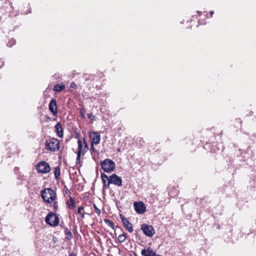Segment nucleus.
I'll return each instance as SVG.
<instances>
[{
    "instance_id": "f257e3e1",
    "label": "nucleus",
    "mask_w": 256,
    "mask_h": 256,
    "mask_svg": "<svg viewBox=\"0 0 256 256\" xmlns=\"http://www.w3.org/2000/svg\"><path fill=\"white\" fill-rule=\"evenodd\" d=\"M41 197L46 203H51L56 198V192L52 188H46L40 192Z\"/></svg>"
},
{
    "instance_id": "f03ea898",
    "label": "nucleus",
    "mask_w": 256,
    "mask_h": 256,
    "mask_svg": "<svg viewBox=\"0 0 256 256\" xmlns=\"http://www.w3.org/2000/svg\"><path fill=\"white\" fill-rule=\"evenodd\" d=\"M46 149L50 152L58 150L60 148V142L56 138H50L46 140L45 142Z\"/></svg>"
},
{
    "instance_id": "7ed1b4c3",
    "label": "nucleus",
    "mask_w": 256,
    "mask_h": 256,
    "mask_svg": "<svg viewBox=\"0 0 256 256\" xmlns=\"http://www.w3.org/2000/svg\"><path fill=\"white\" fill-rule=\"evenodd\" d=\"M100 166L102 170L106 173H111L116 168L115 162L109 158H106L102 161Z\"/></svg>"
},
{
    "instance_id": "20e7f679",
    "label": "nucleus",
    "mask_w": 256,
    "mask_h": 256,
    "mask_svg": "<svg viewBox=\"0 0 256 256\" xmlns=\"http://www.w3.org/2000/svg\"><path fill=\"white\" fill-rule=\"evenodd\" d=\"M45 222L51 226H56L60 222L58 215L52 212H50L45 218Z\"/></svg>"
},
{
    "instance_id": "39448f33",
    "label": "nucleus",
    "mask_w": 256,
    "mask_h": 256,
    "mask_svg": "<svg viewBox=\"0 0 256 256\" xmlns=\"http://www.w3.org/2000/svg\"><path fill=\"white\" fill-rule=\"evenodd\" d=\"M204 148L206 150H210L212 153H218V152H222L223 150L224 146L222 143L213 142L212 144L206 142L204 146Z\"/></svg>"
},
{
    "instance_id": "423d86ee",
    "label": "nucleus",
    "mask_w": 256,
    "mask_h": 256,
    "mask_svg": "<svg viewBox=\"0 0 256 256\" xmlns=\"http://www.w3.org/2000/svg\"><path fill=\"white\" fill-rule=\"evenodd\" d=\"M36 169L38 173L46 174L49 172L50 170V164L45 161H40L36 165Z\"/></svg>"
},
{
    "instance_id": "0eeeda50",
    "label": "nucleus",
    "mask_w": 256,
    "mask_h": 256,
    "mask_svg": "<svg viewBox=\"0 0 256 256\" xmlns=\"http://www.w3.org/2000/svg\"><path fill=\"white\" fill-rule=\"evenodd\" d=\"M140 230L144 234L148 237H152L155 234V230L152 225L143 224H141Z\"/></svg>"
},
{
    "instance_id": "6e6552de",
    "label": "nucleus",
    "mask_w": 256,
    "mask_h": 256,
    "mask_svg": "<svg viewBox=\"0 0 256 256\" xmlns=\"http://www.w3.org/2000/svg\"><path fill=\"white\" fill-rule=\"evenodd\" d=\"M134 207L135 211L138 214H143L146 211V207L142 202H135L134 203Z\"/></svg>"
},
{
    "instance_id": "1a4fd4ad",
    "label": "nucleus",
    "mask_w": 256,
    "mask_h": 256,
    "mask_svg": "<svg viewBox=\"0 0 256 256\" xmlns=\"http://www.w3.org/2000/svg\"><path fill=\"white\" fill-rule=\"evenodd\" d=\"M89 137L91 140L90 144H98L100 140V134L98 132L92 131L89 132Z\"/></svg>"
},
{
    "instance_id": "9d476101",
    "label": "nucleus",
    "mask_w": 256,
    "mask_h": 256,
    "mask_svg": "<svg viewBox=\"0 0 256 256\" xmlns=\"http://www.w3.org/2000/svg\"><path fill=\"white\" fill-rule=\"evenodd\" d=\"M120 218L124 228L128 232H132L134 230L132 224L123 214H120Z\"/></svg>"
},
{
    "instance_id": "9b49d317",
    "label": "nucleus",
    "mask_w": 256,
    "mask_h": 256,
    "mask_svg": "<svg viewBox=\"0 0 256 256\" xmlns=\"http://www.w3.org/2000/svg\"><path fill=\"white\" fill-rule=\"evenodd\" d=\"M110 183L114 184L117 186H122V179L121 177L118 176L116 174H112L110 176Z\"/></svg>"
},
{
    "instance_id": "f8f14e48",
    "label": "nucleus",
    "mask_w": 256,
    "mask_h": 256,
    "mask_svg": "<svg viewBox=\"0 0 256 256\" xmlns=\"http://www.w3.org/2000/svg\"><path fill=\"white\" fill-rule=\"evenodd\" d=\"M48 108L51 113L54 116L58 114V108L56 100L54 98H52L48 104Z\"/></svg>"
},
{
    "instance_id": "ddd939ff",
    "label": "nucleus",
    "mask_w": 256,
    "mask_h": 256,
    "mask_svg": "<svg viewBox=\"0 0 256 256\" xmlns=\"http://www.w3.org/2000/svg\"><path fill=\"white\" fill-rule=\"evenodd\" d=\"M240 154L241 156H236L237 160H240V158L242 157V158H244L243 160L244 161H246V158H249L251 156H252V150H251L250 147H248L247 148L246 152L244 154V156H242V154H243V152H244V150H240Z\"/></svg>"
},
{
    "instance_id": "4468645a",
    "label": "nucleus",
    "mask_w": 256,
    "mask_h": 256,
    "mask_svg": "<svg viewBox=\"0 0 256 256\" xmlns=\"http://www.w3.org/2000/svg\"><path fill=\"white\" fill-rule=\"evenodd\" d=\"M156 253V252L150 246H148L147 249L144 248L141 250L142 256H155Z\"/></svg>"
},
{
    "instance_id": "2eb2a0df",
    "label": "nucleus",
    "mask_w": 256,
    "mask_h": 256,
    "mask_svg": "<svg viewBox=\"0 0 256 256\" xmlns=\"http://www.w3.org/2000/svg\"><path fill=\"white\" fill-rule=\"evenodd\" d=\"M56 128V135L60 138H62L63 137V130L62 128V124L60 122H58L54 126Z\"/></svg>"
},
{
    "instance_id": "dca6fc26",
    "label": "nucleus",
    "mask_w": 256,
    "mask_h": 256,
    "mask_svg": "<svg viewBox=\"0 0 256 256\" xmlns=\"http://www.w3.org/2000/svg\"><path fill=\"white\" fill-rule=\"evenodd\" d=\"M70 201L68 200L66 202V206H67L68 208V209L73 210V209L75 208H76L75 201L74 200V198H72V196L70 197Z\"/></svg>"
},
{
    "instance_id": "f3484780",
    "label": "nucleus",
    "mask_w": 256,
    "mask_h": 256,
    "mask_svg": "<svg viewBox=\"0 0 256 256\" xmlns=\"http://www.w3.org/2000/svg\"><path fill=\"white\" fill-rule=\"evenodd\" d=\"M66 88V86L64 84H57L54 86V90L56 92H60L64 90Z\"/></svg>"
},
{
    "instance_id": "a211bd4d",
    "label": "nucleus",
    "mask_w": 256,
    "mask_h": 256,
    "mask_svg": "<svg viewBox=\"0 0 256 256\" xmlns=\"http://www.w3.org/2000/svg\"><path fill=\"white\" fill-rule=\"evenodd\" d=\"M64 234L66 236V238L68 240H70L72 238V235L71 232L67 227H64Z\"/></svg>"
},
{
    "instance_id": "6ab92c4d",
    "label": "nucleus",
    "mask_w": 256,
    "mask_h": 256,
    "mask_svg": "<svg viewBox=\"0 0 256 256\" xmlns=\"http://www.w3.org/2000/svg\"><path fill=\"white\" fill-rule=\"evenodd\" d=\"M54 177L56 180H58L60 174V166H57L54 168Z\"/></svg>"
},
{
    "instance_id": "aec40b11",
    "label": "nucleus",
    "mask_w": 256,
    "mask_h": 256,
    "mask_svg": "<svg viewBox=\"0 0 256 256\" xmlns=\"http://www.w3.org/2000/svg\"><path fill=\"white\" fill-rule=\"evenodd\" d=\"M141 230L140 228V229H138V230H135V233H134V234L136 236V237L140 241H141L142 242H143L142 240V234H141Z\"/></svg>"
},
{
    "instance_id": "412c9836",
    "label": "nucleus",
    "mask_w": 256,
    "mask_h": 256,
    "mask_svg": "<svg viewBox=\"0 0 256 256\" xmlns=\"http://www.w3.org/2000/svg\"><path fill=\"white\" fill-rule=\"evenodd\" d=\"M126 233H125L124 232H123V234H120L118 236V240L120 242L122 243L123 242L126 238Z\"/></svg>"
},
{
    "instance_id": "4be33fe9",
    "label": "nucleus",
    "mask_w": 256,
    "mask_h": 256,
    "mask_svg": "<svg viewBox=\"0 0 256 256\" xmlns=\"http://www.w3.org/2000/svg\"><path fill=\"white\" fill-rule=\"evenodd\" d=\"M104 222L106 224L109 226H110L112 230L114 229V223L110 220L108 218H105L104 220Z\"/></svg>"
},
{
    "instance_id": "5701e85b",
    "label": "nucleus",
    "mask_w": 256,
    "mask_h": 256,
    "mask_svg": "<svg viewBox=\"0 0 256 256\" xmlns=\"http://www.w3.org/2000/svg\"><path fill=\"white\" fill-rule=\"evenodd\" d=\"M78 148L76 154H82V141L80 140H78Z\"/></svg>"
},
{
    "instance_id": "b1692460",
    "label": "nucleus",
    "mask_w": 256,
    "mask_h": 256,
    "mask_svg": "<svg viewBox=\"0 0 256 256\" xmlns=\"http://www.w3.org/2000/svg\"><path fill=\"white\" fill-rule=\"evenodd\" d=\"M94 144H90V152H91V154L92 156V158L94 160V156H93V153H96V152L98 154H99V151L98 150H96V148H94Z\"/></svg>"
},
{
    "instance_id": "393cba45",
    "label": "nucleus",
    "mask_w": 256,
    "mask_h": 256,
    "mask_svg": "<svg viewBox=\"0 0 256 256\" xmlns=\"http://www.w3.org/2000/svg\"><path fill=\"white\" fill-rule=\"evenodd\" d=\"M228 228L229 231L228 232H227L226 234L228 235V237H230V236H232V232H231L232 229L230 228L229 226H228ZM224 240L227 242H233V240H231V238H228V240H226V238H224Z\"/></svg>"
},
{
    "instance_id": "a878e982",
    "label": "nucleus",
    "mask_w": 256,
    "mask_h": 256,
    "mask_svg": "<svg viewBox=\"0 0 256 256\" xmlns=\"http://www.w3.org/2000/svg\"><path fill=\"white\" fill-rule=\"evenodd\" d=\"M16 40L14 38H12L6 44V45L8 46L12 47L16 44Z\"/></svg>"
},
{
    "instance_id": "bb28decb",
    "label": "nucleus",
    "mask_w": 256,
    "mask_h": 256,
    "mask_svg": "<svg viewBox=\"0 0 256 256\" xmlns=\"http://www.w3.org/2000/svg\"><path fill=\"white\" fill-rule=\"evenodd\" d=\"M226 226L224 224L220 225L219 224H214V227L216 228L217 230H220V229H223L224 227H226Z\"/></svg>"
},
{
    "instance_id": "cd10ccee",
    "label": "nucleus",
    "mask_w": 256,
    "mask_h": 256,
    "mask_svg": "<svg viewBox=\"0 0 256 256\" xmlns=\"http://www.w3.org/2000/svg\"><path fill=\"white\" fill-rule=\"evenodd\" d=\"M110 180H108V181L107 183L105 184L103 186V190H104V189H108L110 188V184H112L111 183H110Z\"/></svg>"
},
{
    "instance_id": "c85d7f7f",
    "label": "nucleus",
    "mask_w": 256,
    "mask_h": 256,
    "mask_svg": "<svg viewBox=\"0 0 256 256\" xmlns=\"http://www.w3.org/2000/svg\"><path fill=\"white\" fill-rule=\"evenodd\" d=\"M88 117L89 119H90L92 121H94L95 120L96 116L93 115L92 112L89 113L88 114Z\"/></svg>"
},
{
    "instance_id": "c756f323",
    "label": "nucleus",
    "mask_w": 256,
    "mask_h": 256,
    "mask_svg": "<svg viewBox=\"0 0 256 256\" xmlns=\"http://www.w3.org/2000/svg\"><path fill=\"white\" fill-rule=\"evenodd\" d=\"M84 148L82 152L83 154H84V153L88 150V145L86 142H84Z\"/></svg>"
},
{
    "instance_id": "7c9ffc66",
    "label": "nucleus",
    "mask_w": 256,
    "mask_h": 256,
    "mask_svg": "<svg viewBox=\"0 0 256 256\" xmlns=\"http://www.w3.org/2000/svg\"><path fill=\"white\" fill-rule=\"evenodd\" d=\"M101 178H102V179H105V180H107L108 181V180L110 179V176H108L106 174H105L104 173H102L101 174Z\"/></svg>"
},
{
    "instance_id": "2f4dec72",
    "label": "nucleus",
    "mask_w": 256,
    "mask_h": 256,
    "mask_svg": "<svg viewBox=\"0 0 256 256\" xmlns=\"http://www.w3.org/2000/svg\"><path fill=\"white\" fill-rule=\"evenodd\" d=\"M80 158L81 154H77L76 159V164H79L80 162Z\"/></svg>"
},
{
    "instance_id": "473e14b6",
    "label": "nucleus",
    "mask_w": 256,
    "mask_h": 256,
    "mask_svg": "<svg viewBox=\"0 0 256 256\" xmlns=\"http://www.w3.org/2000/svg\"><path fill=\"white\" fill-rule=\"evenodd\" d=\"M94 206L96 210V213L98 214V215H100L101 214L100 210L98 208H97L95 204H94Z\"/></svg>"
},
{
    "instance_id": "72a5a7b5",
    "label": "nucleus",
    "mask_w": 256,
    "mask_h": 256,
    "mask_svg": "<svg viewBox=\"0 0 256 256\" xmlns=\"http://www.w3.org/2000/svg\"><path fill=\"white\" fill-rule=\"evenodd\" d=\"M53 206H54V210L55 211H56L58 209V202L56 201L54 202V204H53Z\"/></svg>"
},
{
    "instance_id": "f704fd0d",
    "label": "nucleus",
    "mask_w": 256,
    "mask_h": 256,
    "mask_svg": "<svg viewBox=\"0 0 256 256\" xmlns=\"http://www.w3.org/2000/svg\"><path fill=\"white\" fill-rule=\"evenodd\" d=\"M84 207L82 206H80L78 208V210H77V214H80L82 213V210H84Z\"/></svg>"
},
{
    "instance_id": "c9c22d12",
    "label": "nucleus",
    "mask_w": 256,
    "mask_h": 256,
    "mask_svg": "<svg viewBox=\"0 0 256 256\" xmlns=\"http://www.w3.org/2000/svg\"><path fill=\"white\" fill-rule=\"evenodd\" d=\"M80 116L81 118L82 119L85 118L84 112L82 111V110H81L80 111Z\"/></svg>"
},
{
    "instance_id": "e433bc0d",
    "label": "nucleus",
    "mask_w": 256,
    "mask_h": 256,
    "mask_svg": "<svg viewBox=\"0 0 256 256\" xmlns=\"http://www.w3.org/2000/svg\"><path fill=\"white\" fill-rule=\"evenodd\" d=\"M64 188L65 190V192H66V194H70V190L68 189V188L66 187V186H64Z\"/></svg>"
},
{
    "instance_id": "4c0bfd02",
    "label": "nucleus",
    "mask_w": 256,
    "mask_h": 256,
    "mask_svg": "<svg viewBox=\"0 0 256 256\" xmlns=\"http://www.w3.org/2000/svg\"><path fill=\"white\" fill-rule=\"evenodd\" d=\"M73 232L74 234L77 232V226L75 224L73 226Z\"/></svg>"
},
{
    "instance_id": "58836bf2",
    "label": "nucleus",
    "mask_w": 256,
    "mask_h": 256,
    "mask_svg": "<svg viewBox=\"0 0 256 256\" xmlns=\"http://www.w3.org/2000/svg\"><path fill=\"white\" fill-rule=\"evenodd\" d=\"M68 256H77V255L74 252H72L69 253Z\"/></svg>"
},
{
    "instance_id": "ea45409f",
    "label": "nucleus",
    "mask_w": 256,
    "mask_h": 256,
    "mask_svg": "<svg viewBox=\"0 0 256 256\" xmlns=\"http://www.w3.org/2000/svg\"><path fill=\"white\" fill-rule=\"evenodd\" d=\"M81 214V217L82 218H84L85 216V214H89L88 213H85V212H83V213H81L80 214Z\"/></svg>"
},
{
    "instance_id": "a19ab883",
    "label": "nucleus",
    "mask_w": 256,
    "mask_h": 256,
    "mask_svg": "<svg viewBox=\"0 0 256 256\" xmlns=\"http://www.w3.org/2000/svg\"><path fill=\"white\" fill-rule=\"evenodd\" d=\"M76 86V84L74 82H71L70 84V88H74Z\"/></svg>"
},
{
    "instance_id": "79ce46f5",
    "label": "nucleus",
    "mask_w": 256,
    "mask_h": 256,
    "mask_svg": "<svg viewBox=\"0 0 256 256\" xmlns=\"http://www.w3.org/2000/svg\"><path fill=\"white\" fill-rule=\"evenodd\" d=\"M214 14V12L213 10L210 11V16L212 17Z\"/></svg>"
},
{
    "instance_id": "37998d69",
    "label": "nucleus",
    "mask_w": 256,
    "mask_h": 256,
    "mask_svg": "<svg viewBox=\"0 0 256 256\" xmlns=\"http://www.w3.org/2000/svg\"><path fill=\"white\" fill-rule=\"evenodd\" d=\"M252 170L256 172V164H255L252 168Z\"/></svg>"
},
{
    "instance_id": "c03bdc74",
    "label": "nucleus",
    "mask_w": 256,
    "mask_h": 256,
    "mask_svg": "<svg viewBox=\"0 0 256 256\" xmlns=\"http://www.w3.org/2000/svg\"><path fill=\"white\" fill-rule=\"evenodd\" d=\"M102 183L104 184L107 183L106 182V180H105V179H102Z\"/></svg>"
},
{
    "instance_id": "a18cd8bd",
    "label": "nucleus",
    "mask_w": 256,
    "mask_h": 256,
    "mask_svg": "<svg viewBox=\"0 0 256 256\" xmlns=\"http://www.w3.org/2000/svg\"><path fill=\"white\" fill-rule=\"evenodd\" d=\"M130 256H138L135 252H132V254H131Z\"/></svg>"
},
{
    "instance_id": "49530a36",
    "label": "nucleus",
    "mask_w": 256,
    "mask_h": 256,
    "mask_svg": "<svg viewBox=\"0 0 256 256\" xmlns=\"http://www.w3.org/2000/svg\"><path fill=\"white\" fill-rule=\"evenodd\" d=\"M253 114V112L252 111H250L248 114H247L248 116H251Z\"/></svg>"
},
{
    "instance_id": "de8ad7c7",
    "label": "nucleus",
    "mask_w": 256,
    "mask_h": 256,
    "mask_svg": "<svg viewBox=\"0 0 256 256\" xmlns=\"http://www.w3.org/2000/svg\"><path fill=\"white\" fill-rule=\"evenodd\" d=\"M32 11H31V10L30 9V10H28L25 13L26 14H30V13H31Z\"/></svg>"
},
{
    "instance_id": "09e8293b",
    "label": "nucleus",
    "mask_w": 256,
    "mask_h": 256,
    "mask_svg": "<svg viewBox=\"0 0 256 256\" xmlns=\"http://www.w3.org/2000/svg\"><path fill=\"white\" fill-rule=\"evenodd\" d=\"M50 119H51L50 118L48 117L47 118L46 120V121L48 122L49 120H50Z\"/></svg>"
},
{
    "instance_id": "8fccbe9b",
    "label": "nucleus",
    "mask_w": 256,
    "mask_h": 256,
    "mask_svg": "<svg viewBox=\"0 0 256 256\" xmlns=\"http://www.w3.org/2000/svg\"><path fill=\"white\" fill-rule=\"evenodd\" d=\"M2 65H0V68H1L4 66V62H2Z\"/></svg>"
},
{
    "instance_id": "3c124183",
    "label": "nucleus",
    "mask_w": 256,
    "mask_h": 256,
    "mask_svg": "<svg viewBox=\"0 0 256 256\" xmlns=\"http://www.w3.org/2000/svg\"><path fill=\"white\" fill-rule=\"evenodd\" d=\"M155 256H163L160 254H157L156 252L155 254Z\"/></svg>"
},
{
    "instance_id": "603ef678",
    "label": "nucleus",
    "mask_w": 256,
    "mask_h": 256,
    "mask_svg": "<svg viewBox=\"0 0 256 256\" xmlns=\"http://www.w3.org/2000/svg\"><path fill=\"white\" fill-rule=\"evenodd\" d=\"M197 13L199 14V16H200L202 12L200 11H197Z\"/></svg>"
},
{
    "instance_id": "864d4df0",
    "label": "nucleus",
    "mask_w": 256,
    "mask_h": 256,
    "mask_svg": "<svg viewBox=\"0 0 256 256\" xmlns=\"http://www.w3.org/2000/svg\"><path fill=\"white\" fill-rule=\"evenodd\" d=\"M94 184H93V187L91 188V189L92 190V188H94Z\"/></svg>"
},
{
    "instance_id": "5fc2aeb1",
    "label": "nucleus",
    "mask_w": 256,
    "mask_h": 256,
    "mask_svg": "<svg viewBox=\"0 0 256 256\" xmlns=\"http://www.w3.org/2000/svg\"><path fill=\"white\" fill-rule=\"evenodd\" d=\"M94 184H93V187L91 188V189L92 190V188H94Z\"/></svg>"
},
{
    "instance_id": "6e6d98bb",
    "label": "nucleus",
    "mask_w": 256,
    "mask_h": 256,
    "mask_svg": "<svg viewBox=\"0 0 256 256\" xmlns=\"http://www.w3.org/2000/svg\"><path fill=\"white\" fill-rule=\"evenodd\" d=\"M94 184H93V187L91 188V189L92 190V188H94Z\"/></svg>"
},
{
    "instance_id": "4d7b16f0",
    "label": "nucleus",
    "mask_w": 256,
    "mask_h": 256,
    "mask_svg": "<svg viewBox=\"0 0 256 256\" xmlns=\"http://www.w3.org/2000/svg\"><path fill=\"white\" fill-rule=\"evenodd\" d=\"M230 164H231L232 165H235V164H232V162H231V163H230Z\"/></svg>"
},
{
    "instance_id": "13d9d810",
    "label": "nucleus",
    "mask_w": 256,
    "mask_h": 256,
    "mask_svg": "<svg viewBox=\"0 0 256 256\" xmlns=\"http://www.w3.org/2000/svg\"><path fill=\"white\" fill-rule=\"evenodd\" d=\"M116 228H120L118 226Z\"/></svg>"
},
{
    "instance_id": "bf43d9fd",
    "label": "nucleus",
    "mask_w": 256,
    "mask_h": 256,
    "mask_svg": "<svg viewBox=\"0 0 256 256\" xmlns=\"http://www.w3.org/2000/svg\"><path fill=\"white\" fill-rule=\"evenodd\" d=\"M1 62V59L0 58V62Z\"/></svg>"
}]
</instances>
